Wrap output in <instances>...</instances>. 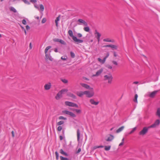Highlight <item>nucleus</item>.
Returning <instances> with one entry per match:
<instances>
[{
    "label": "nucleus",
    "mask_w": 160,
    "mask_h": 160,
    "mask_svg": "<svg viewBox=\"0 0 160 160\" xmlns=\"http://www.w3.org/2000/svg\"><path fill=\"white\" fill-rule=\"evenodd\" d=\"M68 33L69 35L72 37L73 40L77 43H82L83 42V41L82 40L78 39L77 37L73 35V32L72 30H69L68 31Z\"/></svg>",
    "instance_id": "obj_1"
},
{
    "label": "nucleus",
    "mask_w": 160,
    "mask_h": 160,
    "mask_svg": "<svg viewBox=\"0 0 160 160\" xmlns=\"http://www.w3.org/2000/svg\"><path fill=\"white\" fill-rule=\"evenodd\" d=\"M104 78L105 80H108V83L111 84L112 83L113 79V77L111 73H109L108 75H105Z\"/></svg>",
    "instance_id": "obj_2"
},
{
    "label": "nucleus",
    "mask_w": 160,
    "mask_h": 160,
    "mask_svg": "<svg viewBox=\"0 0 160 160\" xmlns=\"http://www.w3.org/2000/svg\"><path fill=\"white\" fill-rule=\"evenodd\" d=\"M150 128H149V127H144L142 130L139 132V134L142 136L145 135L148 132V129Z\"/></svg>",
    "instance_id": "obj_3"
},
{
    "label": "nucleus",
    "mask_w": 160,
    "mask_h": 160,
    "mask_svg": "<svg viewBox=\"0 0 160 160\" xmlns=\"http://www.w3.org/2000/svg\"><path fill=\"white\" fill-rule=\"evenodd\" d=\"M62 112L63 113L69 115L71 117L73 118H75L76 116V115L73 112L67 110H63L62 111Z\"/></svg>",
    "instance_id": "obj_4"
},
{
    "label": "nucleus",
    "mask_w": 160,
    "mask_h": 160,
    "mask_svg": "<svg viewBox=\"0 0 160 160\" xmlns=\"http://www.w3.org/2000/svg\"><path fill=\"white\" fill-rule=\"evenodd\" d=\"M160 123V120L159 119L157 120L153 124L149 126V128H154L158 125Z\"/></svg>",
    "instance_id": "obj_5"
},
{
    "label": "nucleus",
    "mask_w": 160,
    "mask_h": 160,
    "mask_svg": "<svg viewBox=\"0 0 160 160\" xmlns=\"http://www.w3.org/2000/svg\"><path fill=\"white\" fill-rule=\"evenodd\" d=\"M85 92L86 96L88 98L92 97L94 95V93L93 92H90L89 91H85Z\"/></svg>",
    "instance_id": "obj_6"
},
{
    "label": "nucleus",
    "mask_w": 160,
    "mask_h": 160,
    "mask_svg": "<svg viewBox=\"0 0 160 160\" xmlns=\"http://www.w3.org/2000/svg\"><path fill=\"white\" fill-rule=\"evenodd\" d=\"M95 37L97 38L98 42H99L100 40V37L101 36V34L98 32L96 30L94 33Z\"/></svg>",
    "instance_id": "obj_7"
},
{
    "label": "nucleus",
    "mask_w": 160,
    "mask_h": 160,
    "mask_svg": "<svg viewBox=\"0 0 160 160\" xmlns=\"http://www.w3.org/2000/svg\"><path fill=\"white\" fill-rule=\"evenodd\" d=\"M103 47L105 48L110 47L112 48V50H114V49L117 50L118 48V47L117 46L112 44L104 45Z\"/></svg>",
    "instance_id": "obj_8"
},
{
    "label": "nucleus",
    "mask_w": 160,
    "mask_h": 160,
    "mask_svg": "<svg viewBox=\"0 0 160 160\" xmlns=\"http://www.w3.org/2000/svg\"><path fill=\"white\" fill-rule=\"evenodd\" d=\"M80 85H81L82 86L87 89H89L90 90L93 89L92 88H91L89 85H88L87 84L83 83H81Z\"/></svg>",
    "instance_id": "obj_9"
},
{
    "label": "nucleus",
    "mask_w": 160,
    "mask_h": 160,
    "mask_svg": "<svg viewBox=\"0 0 160 160\" xmlns=\"http://www.w3.org/2000/svg\"><path fill=\"white\" fill-rule=\"evenodd\" d=\"M159 91V90H156L154 91L151 92L150 95H149V97L151 98H153L154 97L157 92Z\"/></svg>",
    "instance_id": "obj_10"
},
{
    "label": "nucleus",
    "mask_w": 160,
    "mask_h": 160,
    "mask_svg": "<svg viewBox=\"0 0 160 160\" xmlns=\"http://www.w3.org/2000/svg\"><path fill=\"white\" fill-rule=\"evenodd\" d=\"M51 87V83L49 82L47 84H46L44 86V88L46 90H49Z\"/></svg>",
    "instance_id": "obj_11"
},
{
    "label": "nucleus",
    "mask_w": 160,
    "mask_h": 160,
    "mask_svg": "<svg viewBox=\"0 0 160 160\" xmlns=\"http://www.w3.org/2000/svg\"><path fill=\"white\" fill-rule=\"evenodd\" d=\"M90 102L91 104L95 105H97L99 103V102L98 101L95 102L94 99H91L90 100Z\"/></svg>",
    "instance_id": "obj_12"
},
{
    "label": "nucleus",
    "mask_w": 160,
    "mask_h": 160,
    "mask_svg": "<svg viewBox=\"0 0 160 160\" xmlns=\"http://www.w3.org/2000/svg\"><path fill=\"white\" fill-rule=\"evenodd\" d=\"M114 139V136L111 134H110L109 136L106 139V141L108 142L111 141Z\"/></svg>",
    "instance_id": "obj_13"
},
{
    "label": "nucleus",
    "mask_w": 160,
    "mask_h": 160,
    "mask_svg": "<svg viewBox=\"0 0 160 160\" xmlns=\"http://www.w3.org/2000/svg\"><path fill=\"white\" fill-rule=\"evenodd\" d=\"M78 22L80 23H83L84 25L86 26H87L88 25L87 23L85 21L82 19H78Z\"/></svg>",
    "instance_id": "obj_14"
},
{
    "label": "nucleus",
    "mask_w": 160,
    "mask_h": 160,
    "mask_svg": "<svg viewBox=\"0 0 160 160\" xmlns=\"http://www.w3.org/2000/svg\"><path fill=\"white\" fill-rule=\"evenodd\" d=\"M103 70L101 69L98 70L97 72L95 74L93 75V77L98 76H99L102 72Z\"/></svg>",
    "instance_id": "obj_15"
},
{
    "label": "nucleus",
    "mask_w": 160,
    "mask_h": 160,
    "mask_svg": "<svg viewBox=\"0 0 160 160\" xmlns=\"http://www.w3.org/2000/svg\"><path fill=\"white\" fill-rule=\"evenodd\" d=\"M62 94L61 93V92L59 91V92L57 93L56 96L55 97V98L57 100H58L61 97H62Z\"/></svg>",
    "instance_id": "obj_16"
},
{
    "label": "nucleus",
    "mask_w": 160,
    "mask_h": 160,
    "mask_svg": "<svg viewBox=\"0 0 160 160\" xmlns=\"http://www.w3.org/2000/svg\"><path fill=\"white\" fill-rule=\"evenodd\" d=\"M67 95L68 96L70 97H71L73 99H76L77 98V97L76 96L73 94L72 93H68L67 94Z\"/></svg>",
    "instance_id": "obj_17"
},
{
    "label": "nucleus",
    "mask_w": 160,
    "mask_h": 160,
    "mask_svg": "<svg viewBox=\"0 0 160 160\" xmlns=\"http://www.w3.org/2000/svg\"><path fill=\"white\" fill-rule=\"evenodd\" d=\"M59 152L61 154L64 155L66 156H68V154L66 152H64L62 149L60 150Z\"/></svg>",
    "instance_id": "obj_18"
},
{
    "label": "nucleus",
    "mask_w": 160,
    "mask_h": 160,
    "mask_svg": "<svg viewBox=\"0 0 160 160\" xmlns=\"http://www.w3.org/2000/svg\"><path fill=\"white\" fill-rule=\"evenodd\" d=\"M50 52H51V51H49V54L48 55V56L46 57V58L48 59L50 61H52L53 60V58H52V57L51 56L50 54Z\"/></svg>",
    "instance_id": "obj_19"
},
{
    "label": "nucleus",
    "mask_w": 160,
    "mask_h": 160,
    "mask_svg": "<svg viewBox=\"0 0 160 160\" xmlns=\"http://www.w3.org/2000/svg\"><path fill=\"white\" fill-rule=\"evenodd\" d=\"M80 134V131L79 129H78L77 130V140L78 141H79V140Z\"/></svg>",
    "instance_id": "obj_20"
},
{
    "label": "nucleus",
    "mask_w": 160,
    "mask_h": 160,
    "mask_svg": "<svg viewBox=\"0 0 160 160\" xmlns=\"http://www.w3.org/2000/svg\"><path fill=\"white\" fill-rule=\"evenodd\" d=\"M124 126H122L120 128H119L118 129H117L116 131V132L117 133H118L122 131L124 128Z\"/></svg>",
    "instance_id": "obj_21"
},
{
    "label": "nucleus",
    "mask_w": 160,
    "mask_h": 160,
    "mask_svg": "<svg viewBox=\"0 0 160 160\" xmlns=\"http://www.w3.org/2000/svg\"><path fill=\"white\" fill-rule=\"evenodd\" d=\"M85 91H81L77 93V95L80 97H82L84 94H85Z\"/></svg>",
    "instance_id": "obj_22"
},
{
    "label": "nucleus",
    "mask_w": 160,
    "mask_h": 160,
    "mask_svg": "<svg viewBox=\"0 0 160 160\" xmlns=\"http://www.w3.org/2000/svg\"><path fill=\"white\" fill-rule=\"evenodd\" d=\"M9 9L10 11L13 12L14 13H16L17 12L16 10L12 7H10L9 8Z\"/></svg>",
    "instance_id": "obj_23"
},
{
    "label": "nucleus",
    "mask_w": 160,
    "mask_h": 160,
    "mask_svg": "<svg viewBox=\"0 0 160 160\" xmlns=\"http://www.w3.org/2000/svg\"><path fill=\"white\" fill-rule=\"evenodd\" d=\"M60 20V16H58V17H57L55 20V23H56V27H58V22L59 20Z\"/></svg>",
    "instance_id": "obj_24"
},
{
    "label": "nucleus",
    "mask_w": 160,
    "mask_h": 160,
    "mask_svg": "<svg viewBox=\"0 0 160 160\" xmlns=\"http://www.w3.org/2000/svg\"><path fill=\"white\" fill-rule=\"evenodd\" d=\"M156 115L160 118V108H158L156 113Z\"/></svg>",
    "instance_id": "obj_25"
},
{
    "label": "nucleus",
    "mask_w": 160,
    "mask_h": 160,
    "mask_svg": "<svg viewBox=\"0 0 160 160\" xmlns=\"http://www.w3.org/2000/svg\"><path fill=\"white\" fill-rule=\"evenodd\" d=\"M65 105L67 106L72 107V102L69 101H66L65 102Z\"/></svg>",
    "instance_id": "obj_26"
},
{
    "label": "nucleus",
    "mask_w": 160,
    "mask_h": 160,
    "mask_svg": "<svg viewBox=\"0 0 160 160\" xmlns=\"http://www.w3.org/2000/svg\"><path fill=\"white\" fill-rule=\"evenodd\" d=\"M138 97V95L137 94H136L135 95L134 98L133 100V101L136 103L138 102V101H137Z\"/></svg>",
    "instance_id": "obj_27"
},
{
    "label": "nucleus",
    "mask_w": 160,
    "mask_h": 160,
    "mask_svg": "<svg viewBox=\"0 0 160 160\" xmlns=\"http://www.w3.org/2000/svg\"><path fill=\"white\" fill-rule=\"evenodd\" d=\"M68 90L66 89H62L60 92H61L62 94L64 93L65 92H67L68 91Z\"/></svg>",
    "instance_id": "obj_28"
},
{
    "label": "nucleus",
    "mask_w": 160,
    "mask_h": 160,
    "mask_svg": "<svg viewBox=\"0 0 160 160\" xmlns=\"http://www.w3.org/2000/svg\"><path fill=\"white\" fill-rule=\"evenodd\" d=\"M72 111H75L78 113H80L81 112V110L80 109H74L72 110Z\"/></svg>",
    "instance_id": "obj_29"
},
{
    "label": "nucleus",
    "mask_w": 160,
    "mask_h": 160,
    "mask_svg": "<svg viewBox=\"0 0 160 160\" xmlns=\"http://www.w3.org/2000/svg\"><path fill=\"white\" fill-rule=\"evenodd\" d=\"M84 30L87 32H89L90 31V28L88 27H84L83 28Z\"/></svg>",
    "instance_id": "obj_30"
},
{
    "label": "nucleus",
    "mask_w": 160,
    "mask_h": 160,
    "mask_svg": "<svg viewBox=\"0 0 160 160\" xmlns=\"http://www.w3.org/2000/svg\"><path fill=\"white\" fill-rule=\"evenodd\" d=\"M110 146H105L104 149L106 151H108L110 149Z\"/></svg>",
    "instance_id": "obj_31"
},
{
    "label": "nucleus",
    "mask_w": 160,
    "mask_h": 160,
    "mask_svg": "<svg viewBox=\"0 0 160 160\" xmlns=\"http://www.w3.org/2000/svg\"><path fill=\"white\" fill-rule=\"evenodd\" d=\"M64 123V121H61L59 122H58L57 123V125L58 126H60L61 125L63 124Z\"/></svg>",
    "instance_id": "obj_32"
},
{
    "label": "nucleus",
    "mask_w": 160,
    "mask_h": 160,
    "mask_svg": "<svg viewBox=\"0 0 160 160\" xmlns=\"http://www.w3.org/2000/svg\"><path fill=\"white\" fill-rule=\"evenodd\" d=\"M61 80L64 83H67L68 82V80L65 79H61Z\"/></svg>",
    "instance_id": "obj_33"
},
{
    "label": "nucleus",
    "mask_w": 160,
    "mask_h": 160,
    "mask_svg": "<svg viewBox=\"0 0 160 160\" xmlns=\"http://www.w3.org/2000/svg\"><path fill=\"white\" fill-rule=\"evenodd\" d=\"M59 42L62 44L64 45H66V43L63 40L60 39L59 41Z\"/></svg>",
    "instance_id": "obj_34"
},
{
    "label": "nucleus",
    "mask_w": 160,
    "mask_h": 160,
    "mask_svg": "<svg viewBox=\"0 0 160 160\" xmlns=\"http://www.w3.org/2000/svg\"><path fill=\"white\" fill-rule=\"evenodd\" d=\"M60 158L61 160H69L68 158L63 157L62 156H60Z\"/></svg>",
    "instance_id": "obj_35"
},
{
    "label": "nucleus",
    "mask_w": 160,
    "mask_h": 160,
    "mask_svg": "<svg viewBox=\"0 0 160 160\" xmlns=\"http://www.w3.org/2000/svg\"><path fill=\"white\" fill-rule=\"evenodd\" d=\"M137 128L135 127L133 128L129 132V134H131L133 133L136 129Z\"/></svg>",
    "instance_id": "obj_36"
},
{
    "label": "nucleus",
    "mask_w": 160,
    "mask_h": 160,
    "mask_svg": "<svg viewBox=\"0 0 160 160\" xmlns=\"http://www.w3.org/2000/svg\"><path fill=\"white\" fill-rule=\"evenodd\" d=\"M55 154L56 157V159L57 160H58L59 158V154L57 151L55 152Z\"/></svg>",
    "instance_id": "obj_37"
},
{
    "label": "nucleus",
    "mask_w": 160,
    "mask_h": 160,
    "mask_svg": "<svg viewBox=\"0 0 160 160\" xmlns=\"http://www.w3.org/2000/svg\"><path fill=\"white\" fill-rule=\"evenodd\" d=\"M103 41L104 42H112V40H111L110 39L108 38L104 39L103 40Z\"/></svg>",
    "instance_id": "obj_38"
},
{
    "label": "nucleus",
    "mask_w": 160,
    "mask_h": 160,
    "mask_svg": "<svg viewBox=\"0 0 160 160\" xmlns=\"http://www.w3.org/2000/svg\"><path fill=\"white\" fill-rule=\"evenodd\" d=\"M58 119L59 120H67V118H65L64 117L62 116H60L59 117Z\"/></svg>",
    "instance_id": "obj_39"
},
{
    "label": "nucleus",
    "mask_w": 160,
    "mask_h": 160,
    "mask_svg": "<svg viewBox=\"0 0 160 160\" xmlns=\"http://www.w3.org/2000/svg\"><path fill=\"white\" fill-rule=\"evenodd\" d=\"M70 55L71 57L72 58H74L75 57V55L74 53L72 51L70 52Z\"/></svg>",
    "instance_id": "obj_40"
},
{
    "label": "nucleus",
    "mask_w": 160,
    "mask_h": 160,
    "mask_svg": "<svg viewBox=\"0 0 160 160\" xmlns=\"http://www.w3.org/2000/svg\"><path fill=\"white\" fill-rule=\"evenodd\" d=\"M41 10L42 11H43L44 10V7L43 5L41 4L40 5Z\"/></svg>",
    "instance_id": "obj_41"
},
{
    "label": "nucleus",
    "mask_w": 160,
    "mask_h": 160,
    "mask_svg": "<svg viewBox=\"0 0 160 160\" xmlns=\"http://www.w3.org/2000/svg\"><path fill=\"white\" fill-rule=\"evenodd\" d=\"M72 107H74L77 108H78V107L77 104L73 102H72Z\"/></svg>",
    "instance_id": "obj_42"
},
{
    "label": "nucleus",
    "mask_w": 160,
    "mask_h": 160,
    "mask_svg": "<svg viewBox=\"0 0 160 160\" xmlns=\"http://www.w3.org/2000/svg\"><path fill=\"white\" fill-rule=\"evenodd\" d=\"M24 3L28 5H29L30 4V2L27 0H21Z\"/></svg>",
    "instance_id": "obj_43"
},
{
    "label": "nucleus",
    "mask_w": 160,
    "mask_h": 160,
    "mask_svg": "<svg viewBox=\"0 0 160 160\" xmlns=\"http://www.w3.org/2000/svg\"><path fill=\"white\" fill-rule=\"evenodd\" d=\"M62 129V127L61 126H59L57 130L58 131L60 132L61 131Z\"/></svg>",
    "instance_id": "obj_44"
},
{
    "label": "nucleus",
    "mask_w": 160,
    "mask_h": 160,
    "mask_svg": "<svg viewBox=\"0 0 160 160\" xmlns=\"http://www.w3.org/2000/svg\"><path fill=\"white\" fill-rule=\"evenodd\" d=\"M46 19L45 18H44L42 19V23H45L46 21Z\"/></svg>",
    "instance_id": "obj_45"
},
{
    "label": "nucleus",
    "mask_w": 160,
    "mask_h": 160,
    "mask_svg": "<svg viewBox=\"0 0 160 160\" xmlns=\"http://www.w3.org/2000/svg\"><path fill=\"white\" fill-rule=\"evenodd\" d=\"M22 23L24 25H26L27 24L26 21L24 19L22 20Z\"/></svg>",
    "instance_id": "obj_46"
},
{
    "label": "nucleus",
    "mask_w": 160,
    "mask_h": 160,
    "mask_svg": "<svg viewBox=\"0 0 160 160\" xmlns=\"http://www.w3.org/2000/svg\"><path fill=\"white\" fill-rule=\"evenodd\" d=\"M67 57L66 56V57H62L61 58V59L63 60H66L67 59Z\"/></svg>",
    "instance_id": "obj_47"
},
{
    "label": "nucleus",
    "mask_w": 160,
    "mask_h": 160,
    "mask_svg": "<svg viewBox=\"0 0 160 160\" xmlns=\"http://www.w3.org/2000/svg\"><path fill=\"white\" fill-rule=\"evenodd\" d=\"M51 46H48L46 48H45V50H46L47 51H48V50L50 49V48H51Z\"/></svg>",
    "instance_id": "obj_48"
},
{
    "label": "nucleus",
    "mask_w": 160,
    "mask_h": 160,
    "mask_svg": "<svg viewBox=\"0 0 160 160\" xmlns=\"http://www.w3.org/2000/svg\"><path fill=\"white\" fill-rule=\"evenodd\" d=\"M112 63L115 65H118V63L117 62L115 61H112Z\"/></svg>",
    "instance_id": "obj_49"
},
{
    "label": "nucleus",
    "mask_w": 160,
    "mask_h": 160,
    "mask_svg": "<svg viewBox=\"0 0 160 160\" xmlns=\"http://www.w3.org/2000/svg\"><path fill=\"white\" fill-rule=\"evenodd\" d=\"M60 39L58 38H55L54 39V41L55 42H59Z\"/></svg>",
    "instance_id": "obj_50"
},
{
    "label": "nucleus",
    "mask_w": 160,
    "mask_h": 160,
    "mask_svg": "<svg viewBox=\"0 0 160 160\" xmlns=\"http://www.w3.org/2000/svg\"><path fill=\"white\" fill-rule=\"evenodd\" d=\"M77 36L79 38L81 37L82 36V34L80 33H78L77 34Z\"/></svg>",
    "instance_id": "obj_51"
},
{
    "label": "nucleus",
    "mask_w": 160,
    "mask_h": 160,
    "mask_svg": "<svg viewBox=\"0 0 160 160\" xmlns=\"http://www.w3.org/2000/svg\"><path fill=\"white\" fill-rule=\"evenodd\" d=\"M81 151V148H79L78 149V151H77V152H76V153H79V152Z\"/></svg>",
    "instance_id": "obj_52"
},
{
    "label": "nucleus",
    "mask_w": 160,
    "mask_h": 160,
    "mask_svg": "<svg viewBox=\"0 0 160 160\" xmlns=\"http://www.w3.org/2000/svg\"><path fill=\"white\" fill-rule=\"evenodd\" d=\"M106 58H105V57H104L103 59V60H102V64H103L104 63L106 60Z\"/></svg>",
    "instance_id": "obj_53"
},
{
    "label": "nucleus",
    "mask_w": 160,
    "mask_h": 160,
    "mask_svg": "<svg viewBox=\"0 0 160 160\" xmlns=\"http://www.w3.org/2000/svg\"><path fill=\"white\" fill-rule=\"evenodd\" d=\"M34 7H35L36 8H37V9H38V10L39 9V7L38 6L37 4H35L34 5Z\"/></svg>",
    "instance_id": "obj_54"
},
{
    "label": "nucleus",
    "mask_w": 160,
    "mask_h": 160,
    "mask_svg": "<svg viewBox=\"0 0 160 160\" xmlns=\"http://www.w3.org/2000/svg\"><path fill=\"white\" fill-rule=\"evenodd\" d=\"M30 2L32 3H36L37 2L36 0H30Z\"/></svg>",
    "instance_id": "obj_55"
},
{
    "label": "nucleus",
    "mask_w": 160,
    "mask_h": 160,
    "mask_svg": "<svg viewBox=\"0 0 160 160\" xmlns=\"http://www.w3.org/2000/svg\"><path fill=\"white\" fill-rule=\"evenodd\" d=\"M48 51H47L46 50H45V54L46 57L48 56V54L47 53Z\"/></svg>",
    "instance_id": "obj_56"
},
{
    "label": "nucleus",
    "mask_w": 160,
    "mask_h": 160,
    "mask_svg": "<svg viewBox=\"0 0 160 160\" xmlns=\"http://www.w3.org/2000/svg\"><path fill=\"white\" fill-rule=\"evenodd\" d=\"M113 55L115 57H116L118 56V55L115 52H113Z\"/></svg>",
    "instance_id": "obj_57"
},
{
    "label": "nucleus",
    "mask_w": 160,
    "mask_h": 160,
    "mask_svg": "<svg viewBox=\"0 0 160 160\" xmlns=\"http://www.w3.org/2000/svg\"><path fill=\"white\" fill-rule=\"evenodd\" d=\"M107 67L109 68V69H111L112 68V66H110V65H108L107 66Z\"/></svg>",
    "instance_id": "obj_58"
},
{
    "label": "nucleus",
    "mask_w": 160,
    "mask_h": 160,
    "mask_svg": "<svg viewBox=\"0 0 160 160\" xmlns=\"http://www.w3.org/2000/svg\"><path fill=\"white\" fill-rule=\"evenodd\" d=\"M109 52H108L107 53L106 56L105 57L107 58H108V56H109Z\"/></svg>",
    "instance_id": "obj_59"
},
{
    "label": "nucleus",
    "mask_w": 160,
    "mask_h": 160,
    "mask_svg": "<svg viewBox=\"0 0 160 160\" xmlns=\"http://www.w3.org/2000/svg\"><path fill=\"white\" fill-rule=\"evenodd\" d=\"M26 29L27 30L30 29V27L28 25H27L26 26Z\"/></svg>",
    "instance_id": "obj_60"
},
{
    "label": "nucleus",
    "mask_w": 160,
    "mask_h": 160,
    "mask_svg": "<svg viewBox=\"0 0 160 160\" xmlns=\"http://www.w3.org/2000/svg\"><path fill=\"white\" fill-rule=\"evenodd\" d=\"M98 61L99 62H101L102 63V59H101L100 58H98Z\"/></svg>",
    "instance_id": "obj_61"
},
{
    "label": "nucleus",
    "mask_w": 160,
    "mask_h": 160,
    "mask_svg": "<svg viewBox=\"0 0 160 160\" xmlns=\"http://www.w3.org/2000/svg\"><path fill=\"white\" fill-rule=\"evenodd\" d=\"M32 43L31 42L29 44V48L30 49H32Z\"/></svg>",
    "instance_id": "obj_62"
},
{
    "label": "nucleus",
    "mask_w": 160,
    "mask_h": 160,
    "mask_svg": "<svg viewBox=\"0 0 160 160\" xmlns=\"http://www.w3.org/2000/svg\"><path fill=\"white\" fill-rule=\"evenodd\" d=\"M98 148V146H95L93 147V150L96 149Z\"/></svg>",
    "instance_id": "obj_63"
},
{
    "label": "nucleus",
    "mask_w": 160,
    "mask_h": 160,
    "mask_svg": "<svg viewBox=\"0 0 160 160\" xmlns=\"http://www.w3.org/2000/svg\"><path fill=\"white\" fill-rule=\"evenodd\" d=\"M124 144V142H121L119 144V146H121L122 145Z\"/></svg>",
    "instance_id": "obj_64"
}]
</instances>
